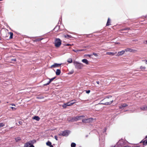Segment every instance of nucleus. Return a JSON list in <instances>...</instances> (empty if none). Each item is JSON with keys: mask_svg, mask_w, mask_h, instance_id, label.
<instances>
[{"mask_svg": "<svg viewBox=\"0 0 147 147\" xmlns=\"http://www.w3.org/2000/svg\"><path fill=\"white\" fill-rule=\"evenodd\" d=\"M113 100L114 98L112 96H108L101 101L100 104L106 105H109L113 103Z\"/></svg>", "mask_w": 147, "mask_h": 147, "instance_id": "f257e3e1", "label": "nucleus"}, {"mask_svg": "<svg viewBox=\"0 0 147 147\" xmlns=\"http://www.w3.org/2000/svg\"><path fill=\"white\" fill-rule=\"evenodd\" d=\"M84 117L83 115H81L80 116H78L74 117L71 119V122H74L79 121L82 119V118Z\"/></svg>", "mask_w": 147, "mask_h": 147, "instance_id": "f03ea898", "label": "nucleus"}, {"mask_svg": "<svg viewBox=\"0 0 147 147\" xmlns=\"http://www.w3.org/2000/svg\"><path fill=\"white\" fill-rule=\"evenodd\" d=\"M74 65L76 68L81 69H82L83 67V64L79 63L77 62H74Z\"/></svg>", "mask_w": 147, "mask_h": 147, "instance_id": "7ed1b4c3", "label": "nucleus"}, {"mask_svg": "<svg viewBox=\"0 0 147 147\" xmlns=\"http://www.w3.org/2000/svg\"><path fill=\"white\" fill-rule=\"evenodd\" d=\"M61 40L59 39H57L55 41V46L56 47H59L61 45Z\"/></svg>", "mask_w": 147, "mask_h": 147, "instance_id": "20e7f679", "label": "nucleus"}, {"mask_svg": "<svg viewBox=\"0 0 147 147\" xmlns=\"http://www.w3.org/2000/svg\"><path fill=\"white\" fill-rule=\"evenodd\" d=\"M76 102L75 100L72 101L70 102H69L67 104H64L62 106V107L64 108H66L67 106H71L74 104Z\"/></svg>", "mask_w": 147, "mask_h": 147, "instance_id": "39448f33", "label": "nucleus"}, {"mask_svg": "<svg viewBox=\"0 0 147 147\" xmlns=\"http://www.w3.org/2000/svg\"><path fill=\"white\" fill-rule=\"evenodd\" d=\"M61 65V64L55 63L53 65H51V66L50 68H57L60 67Z\"/></svg>", "mask_w": 147, "mask_h": 147, "instance_id": "423d86ee", "label": "nucleus"}, {"mask_svg": "<svg viewBox=\"0 0 147 147\" xmlns=\"http://www.w3.org/2000/svg\"><path fill=\"white\" fill-rule=\"evenodd\" d=\"M69 131H64L62 132L61 133L59 134L60 135H62L64 136H67L69 133Z\"/></svg>", "mask_w": 147, "mask_h": 147, "instance_id": "0eeeda50", "label": "nucleus"}, {"mask_svg": "<svg viewBox=\"0 0 147 147\" xmlns=\"http://www.w3.org/2000/svg\"><path fill=\"white\" fill-rule=\"evenodd\" d=\"M92 118H90L87 119H83L82 121L83 122H91L93 121Z\"/></svg>", "mask_w": 147, "mask_h": 147, "instance_id": "6e6552de", "label": "nucleus"}, {"mask_svg": "<svg viewBox=\"0 0 147 147\" xmlns=\"http://www.w3.org/2000/svg\"><path fill=\"white\" fill-rule=\"evenodd\" d=\"M125 52V50L119 51L118 53L116 55L117 56L122 55Z\"/></svg>", "mask_w": 147, "mask_h": 147, "instance_id": "1a4fd4ad", "label": "nucleus"}, {"mask_svg": "<svg viewBox=\"0 0 147 147\" xmlns=\"http://www.w3.org/2000/svg\"><path fill=\"white\" fill-rule=\"evenodd\" d=\"M61 73V70L60 69H57L55 72L57 76H59L60 75Z\"/></svg>", "mask_w": 147, "mask_h": 147, "instance_id": "9d476101", "label": "nucleus"}, {"mask_svg": "<svg viewBox=\"0 0 147 147\" xmlns=\"http://www.w3.org/2000/svg\"><path fill=\"white\" fill-rule=\"evenodd\" d=\"M127 106V105L125 103L122 104L119 106V108L120 109H122L123 108Z\"/></svg>", "mask_w": 147, "mask_h": 147, "instance_id": "9b49d317", "label": "nucleus"}, {"mask_svg": "<svg viewBox=\"0 0 147 147\" xmlns=\"http://www.w3.org/2000/svg\"><path fill=\"white\" fill-rule=\"evenodd\" d=\"M82 62L84 63H86V64H88L89 62L88 60L86 59H84L82 61Z\"/></svg>", "mask_w": 147, "mask_h": 147, "instance_id": "f8f14e48", "label": "nucleus"}, {"mask_svg": "<svg viewBox=\"0 0 147 147\" xmlns=\"http://www.w3.org/2000/svg\"><path fill=\"white\" fill-rule=\"evenodd\" d=\"M125 51H128L130 52H134V50L129 48L126 49L125 50Z\"/></svg>", "mask_w": 147, "mask_h": 147, "instance_id": "ddd939ff", "label": "nucleus"}, {"mask_svg": "<svg viewBox=\"0 0 147 147\" xmlns=\"http://www.w3.org/2000/svg\"><path fill=\"white\" fill-rule=\"evenodd\" d=\"M142 110L145 111L147 110V106L145 105L140 108Z\"/></svg>", "mask_w": 147, "mask_h": 147, "instance_id": "4468645a", "label": "nucleus"}, {"mask_svg": "<svg viewBox=\"0 0 147 147\" xmlns=\"http://www.w3.org/2000/svg\"><path fill=\"white\" fill-rule=\"evenodd\" d=\"M32 119L37 121H38L40 119V118L38 116H35L32 117Z\"/></svg>", "mask_w": 147, "mask_h": 147, "instance_id": "2eb2a0df", "label": "nucleus"}, {"mask_svg": "<svg viewBox=\"0 0 147 147\" xmlns=\"http://www.w3.org/2000/svg\"><path fill=\"white\" fill-rule=\"evenodd\" d=\"M55 77L51 79H49V83H47V84H45L44 85L45 86V85H48L49 83H50L52 81H53L55 79Z\"/></svg>", "mask_w": 147, "mask_h": 147, "instance_id": "dca6fc26", "label": "nucleus"}, {"mask_svg": "<svg viewBox=\"0 0 147 147\" xmlns=\"http://www.w3.org/2000/svg\"><path fill=\"white\" fill-rule=\"evenodd\" d=\"M110 21H111V20H110V19L109 18L108 19V21H107V25H106L107 26H109L110 25Z\"/></svg>", "mask_w": 147, "mask_h": 147, "instance_id": "f3484780", "label": "nucleus"}, {"mask_svg": "<svg viewBox=\"0 0 147 147\" xmlns=\"http://www.w3.org/2000/svg\"><path fill=\"white\" fill-rule=\"evenodd\" d=\"M92 55L86 54L84 55V57H91Z\"/></svg>", "mask_w": 147, "mask_h": 147, "instance_id": "a211bd4d", "label": "nucleus"}, {"mask_svg": "<svg viewBox=\"0 0 147 147\" xmlns=\"http://www.w3.org/2000/svg\"><path fill=\"white\" fill-rule=\"evenodd\" d=\"M107 55H114L115 54V53H113L111 52H108L106 53Z\"/></svg>", "mask_w": 147, "mask_h": 147, "instance_id": "6ab92c4d", "label": "nucleus"}, {"mask_svg": "<svg viewBox=\"0 0 147 147\" xmlns=\"http://www.w3.org/2000/svg\"><path fill=\"white\" fill-rule=\"evenodd\" d=\"M30 145V144L29 142L26 143L24 146V147H28L29 145Z\"/></svg>", "mask_w": 147, "mask_h": 147, "instance_id": "aec40b11", "label": "nucleus"}, {"mask_svg": "<svg viewBox=\"0 0 147 147\" xmlns=\"http://www.w3.org/2000/svg\"><path fill=\"white\" fill-rule=\"evenodd\" d=\"M46 144L47 146H50L52 145L51 142L49 141L47 142L46 143Z\"/></svg>", "mask_w": 147, "mask_h": 147, "instance_id": "412c9836", "label": "nucleus"}, {"mask_svg": "<svg viewBox=\"0 0 147 147\" xmlns=\"http://www.w3.org/2000/svg\"><path fill=\"white\" fill-rule=\"evenodd\" d=\"M20 138L19 137L16 138H15V140L16 142H17L21 140Z\"/></svg>", "mask_w": 147, "mask_h": 147, "instance_id": "4be33fe9", "label": "nucleus"}, {"mask_svg": "<svg viewBox=\"0 0 147 147\" xmlns=\"http://www.w3.org/2000/svg\"><path fill=\"white\" fill-rule=\"evenodd\" d=\"M67 62L70 63L72 62V60L71 59V58H69L67 60Z\"/></svg>", "mask_w": 147, "mask_h": 147, "instance_id": "5701e85b", "label": "nucleus"}, {"mask_svg": "<svg viewBox=\"0 0 147 147\" xmlns=\"http://www.w3.org/2000/svg\"><path fill=\"white\" fill-rule=\"evenodd\" d=\"M146 68V67L144 66H142L140 67V69H142V70H145Z\"/></svg>", "mask_w": 147, "mask_h": 147, "instance_id": "b1692460", "label": "nucleus"}, {"mask_svg": "<svg viewBox=\"0 0 147 147\" xmlns=\"http://www.w3.org/2000/svg\"><path fill=\"white\" fill-rule=\"evenodd\" d=\"M5 124L3 123H0V127H3L5 126Z\"/></svg>", "mask_w": 147, "mask_h": 147, "instance_id": "393cba45", "label": "nucleus"}, {"mask_svg": "<svg viewBox=\"0 0 147 147\" xmlns=\"http://www.w3.org/2000/svg\"><path fill=\"white\" fill-rule=\"evenodd\" d=\"M71 147H75L76 146V144L75 143H72L71 144Z\"/></svg>", "mask_w": 147, "mask_h": 147, "instance_id": "a878e982", "label": "nucleus"}, {"mask_svg": "<svg viewBox=\"0 0 147 147\" xmlns=\"http://www.w3.org/2000/svg\"><path fill=\"white\" fill-rule=\"evenodd\" d=\"M84 51V50H73V51H74L75 52H79V51Z\"/></svg>", "mask_w": 147, "mask_h": 147, "instance_id": "bb28decb", "label": "nucleus"}, {"mask_svg": "<svg viewBox=\"0 0 147 147\" xmlns=\"http://www.w3.org/2000/svg\"><path fill=\"white\" fill-rule=\"evenodd\" d=\"M9 34H10V38H12L13 36V34L12 32H10Z\"/></svg>", "mask_w": 147, "mask_h": 147, "instance_id": "cd10ccee", "label": "nucleus"}, {"mask_svg": "<svg viewBox=\"0 0 147 147\" xmlns=\"http://www.w3.org/2000/svg\"><path fill=\"white\" fill-rule=\"evenodd\" d=\"M10 108L12 109V110H13V111L16 110V108L14 107H11Z\"/></svg>", "mask_w": 147, "mask_h": 147, "instance_id": "c85d7f7f", "label": "nucleus"}, {"mask_svg": "<svg viewBox=\"0 0 147 147\" xmlns=\"http://www.w3.org/2000/svg\"><path fill=\"white\" fill-rule=\"evenodd\" d=\"M93 55H94L96 57L98 58V55L96 53H93Z\"/></svg>", "mask_w": 147, "mask_h": 147, "instance_id": "c756f323", "label": "nucleus"}, {"mask_svg": "<svg viewBox=\"0 0 147 147\" xmlns=\"http://www.w3.org/2000/svg\"><path fill=\"white\" fill-rule=\"evenodd\" d=\"M143 144L144 145H146L147 144V140L143 142Z\"/></svg>", "mask_w": 147, "mask_h": 147, "instance_id": "7c9ffc66", "label": "nucleus"}, {"mask_svg": "<svg viewBox=\"0 0 147 147\" xmlns=\"http://www.w3.org/2000/svg\"><path fill=\"white\" fill-rule=\"evenodd\" d=\"M64 37L65 38H69V37H71L68 35H64Z\"/></svg>", "mask_w": 147, "mask_h": 147, "instance_id": "2f4dec72", "label": "nucleus"}, {"mask_svg": "<svg viewBox=\"0 0 147 147\" xmlns=\"http://www.w3.org/2000/svg\"><path fill=\"white\" fill-rule=\"evenodd\" d=\"M11 61H16V59L15 58H14V59H11Z\"/></svg>", "mask_w": 147, "mask_h": 147, "instance_id": "473e14b6", "label": "nucleus"}, {"mask_svg": "<svg viewBox=\"0 0 147 147\" xmlns=\"http://www.w3.org/2000/svg\"><path fill=\"white\" fill-rule=\"evenodd\" d=\"M55 138L56 140H58L57 137V136H55Z\"/></svg>", "mask_w": 147, "mask_h": 147, "instance_id": "72a5a7b5", "label": "nucleus"}, {"mask_svg": "<svg viewBox=\"0 0 147 147\" xmlns=\"http://www.w3.org/2000/svg\"><path fill=\"white\" fill-rule=\"evenodd\" d=\"M90 92V91L89 90L88 91H87L86 92L88 94Z\"/></svg>", "mask_w": 147, "mask_h": 147, "instance_id": "f704fd0d", "label": "nucleus"}, {"mask_svg": "<svg viewBox=\"0 0 147 147\" xmlns=\"http://www.w3.org/2000/svg\"><path fill=\"white\" fill-rule=\"evenodd\" d=\"M145 63L147 64V59L145 60Z\"/></svg>", "mask_w": 147, "mask_h": 147, "instance_id": "c9c22d12", "label": "nucleus"}, {"mask_svg": "<svg viewBox=\"0 0 147 147\" xmlns=\"http://www.w3.org/2000/svg\"><path fill=\"white\" fill-rule=\"evenodd\" d=\"M29 147H34V146L33 145H31Z\"/></svg>", "mask_w": 147, "mask_h": 147, "instance_id": "e433bc0d", "label": "nucleus"}, {"mask_svg": "<svg viewBox=\"0 0 147 147\" xmlns=\"http://www.w3.org/2000/svg\"><path fill=\"white\" fill-rule=\"evenodd\" d=\"M96 82L98 84H99V81H97Z\"/></svg>", "mask_w": 147, "mask_h": 147, "instance_id": "4c0bfd02", "label": "nucleus"}, {"mask_svg": "<svg viewBox=\"0 0 147 147\" xmlns=\"http://www.w3.org/2000/svg\"><path fill=\"white\" fill-rule=\"evenodd\" d=\"M66 45V46H69V45H70V44H67V45Z\"/></svg>", "mask_w": 147, "mask_h": 147, "instance_id": "58836bf2", "label": "nucleus"}, {"mask_svg": "<svg viewBox=\"0 0 147 147\" xmlns=\"http://www.w3.org/2000/svg\"><path fill=\"white\" fill-rule=\"evenodd\" d=\"M50 147H54L52 145H51L50 146Z\"/></svg>", "mask_w": 147, "mask_h": 147, "instance_id": "ea45409f", "label": "nucleus"}, {"mask_svg": "<svg viewBox=\"0 0 147 147\" xmlns=\"http://www.w3.org/2000/svg\"><path fill=\"white\" fill-rule=\"evenodd\" d=\"M119 44V43L118 42H117V43H115V44Z\"/></svg>", "mask_w": 147, "mask_h": 147, "instance_id": "a19ab883", "label": "nucleus"}, {"mask_svg": "<svg viewBox=\"0 0 147 147\" xmlns=\"http://www.w3.org/2000/svg\"><path fill=\"white\" fill-rule=\"evenodd\" d=\"M12 105V106H14V107L15 106V105Z\"/></svg>", "mask_w": 147, "mask_h": 147, "instance_id": "79ce46f5", "label": "nucleus"}, {"mask_svg": "<svg viewBox=\"0 0 147 147\" xmlns=\"http://www.w3.org/2000/svg\"><path fill=\"white\" fill-rule=\"evenodd\" d=\"M19 123H20V124H21V123H22V122H19Z\"/></svg>", "mask_w": 147, "mask_h": 147, "instance_id": "37998d69", "label": "nucleus"}, {"mask_svg": "<svg viewBox=\"0 0 147 147\" xmlns=\"http://www.w3.org/2000/svg\"><path fill=\"white\" fill-rule=\"evenodd\" d=\"M145 43L147 44V41H146V42H145Z\"/></svg>", "mask_w": 147, "mask_h": 147, "instance_id": "c03bdc74", "label": "nucleus"}, {"mask_svg": "<svg viewBox=\"0 0 147 147\" xmlns=\"http://www.w3.org/2000/svg\"><path fill=\"white\" fill-rule=\"evenodd\" d=\"M1 37H0V40H1Z\"/></svg>", "mask_w": 147, "mask_h": 147, "instance_id": "a18cd8bd", "label": "nucleus"}, {"mask_svg": "<svg viewBox=\"0 0 147 147\" xmlns=\"http://www.w3.org/2000/svg\"><path fill=\"white\" fill-rule=\"evenodd\" d=\"M0 103H1V101H0Z\"/></svg>", "mask_w": 147, "mask_h": 147, "instance_id": "49530a36", "label": "nucleus"}, {"mask_svg": "<svg viewBox=\"0 0 147 147\" xmlns=\"http://www.w3.org/2000/svg\"><path fill=\"white\" fill-rule=\"evenodd\" d=\"M113 147H115V146Z\"/></svg>", "mask_w": 147, "mask_h": 147, "instance_id": "de8ad7c7", "label": "nucleus"}]
</instances>
